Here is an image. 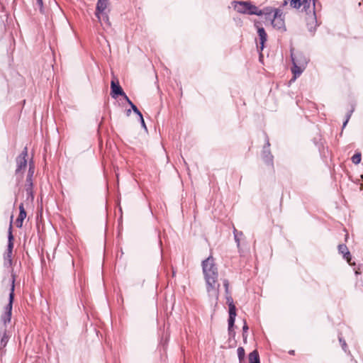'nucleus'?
I'll return each mask as SVG.
<instances>
[{
  "label": "nucleus",
  "instance_id": "f257e3e1",
  "mask_svg": "<svg viewBox=\"0 0 363 363\" xmlns=\"http://www.w3.org/2000/svg\"><path fill=\"white\" fill-rule=\"evenodd\" d=\"M202 269L206 283V290L210 296L218 298L220 284L218 282V269L213 257L209 256L202 262Z\"/></svg>",
  "mask_w": 363,
  "mask_h": 363
},
{
  "label": "nucleus",
  "instance_id": "f03ea898",
  "mask_svg": "<svg viewBox=\"0 0 363 363\" xmlns=\"http://www.w3.org/2000/svg\"><path fill=\"white\" fill-rule=\"evenodd\" d=\"M291 57L293 64L291 69L294 74V80H295L306 68L308 59L302 52H291Z\"/></svg>",
  "mask_w": 363,
  "mask_h": 363
},
{
  "label": "nucleus",
  "instance_id": "7ed1b4c3",
  "mask_svg": "<svg viewBox=\"0 0 363 363\" xmlns=\"http://www.w3.org/2000/svg\"><path fill=\"white\" fill-rule=\"evenodd\" d=\"M35 172V167L33 162L29 163V169L27 174L26 178V188L25 191L23 192V194H26V203L27 204H29L30 203L33 202L34 196H33V182L32 178L33 177Z\"/></svg>",
  "mask_w": 363,
  "mask_h": 363
},
{
  "label": "nucleus",
  "instance_id": "20e7f679",
  "mask_svg": "<svg viewBox=\"0 0 363 363\" xmlns=\"http://www.w3.org/2000/svg\"><path fill=\"white\" fill-rule=\"evenodd\" d=\"M14 279L12 281L11 292L9 294V302L5 308V313L1 316V320L4 325L11 321L13 301L14 298Z\"/></svg>",
  "mask_w": 363,
  "mask_h": 363
},
{
  "label": "nucleus",
  "instance_id": "39448f33",
  "mask_svg": "<svg viewBox=\"0 0 363 363\" xmlns=\"http://www.w3.org/2000/svg\"><path fill=\"white\" fill-rule=\"evenodd\" d=\"M226 300L229 307L228 331L230 335L233 332V328L234 326L236 317V308L233 303V300L231 296H227Z\"/></svg>",
  "mask_w": 363,
  "mask_h": 363
},
{
  "label": "nucleus",
  "instance_id": "423d86ee",
  "mask_svg": "<svg viewBox=\"0 0 363 363\" xmlns=\"http://www.w3.org/2000/svg\"><path fill=\"white\" fill-rule=\"evenodd\" d=\"M315 6L313 7V9L311 11L309 10L308 11V10L304 9V11L308 15V17L306 18L307 28H308L309 32H311L312 35L314 34V33L316 30V28L318 26V22H317L316 16H315Z\"/></svg>",
  "mask_w": 363,
  "mask_h": 363
},
{
  "label": "nucleus",
  "instance_id": "0eeeda50",
  "mask_svg": "<svg viewBox=\"0 0 363 363\" xmlns=\"http://www.w3.org/2000/svg\"><path fill=\"white\" fill-rule=\"evenodd\" d=\"M272 26L282 32L286 30L285 23L282 17V13L279 10L276 9L274 14V18L272 21Z\"/></svg>",
  "mask_w": 363,
  "mask_h": 363
},
{
  "label": "nucleus",
  "instance_id": "6e6552de",
  "mask_svg": "<svg viewBox=\"0 0 363 363\" xmlns=\"http://www.w3.org/2000/svg\"><path fill=\"white\" fill-rule=\"evenodd\" d=\"M28 155L27 147L24 148L23 152L16 158L17 167L16 169V174H18L21 170L25 169L27 166L26 157Z\"/></svg>",
  "mask_w": 363,
  "mask_h": 363
},
{
  "label": "nucleus",
  "instance_id": "1a4fd4ad",
  "mask_svg": "<svg viewBox=\"0 0 363 363\" xmlns=\"http://www.w3.org/2000/svg\"><path fill=\"white\" fill-rule=\"evenodd\" d=\"M108 4V0H98L96 4L95 16L99 21H101V14L105 12Z\"/></svg>",
  "mask_w": 363,
  "mask_h": 363
},
{
  "label": "nucleus",
  "instance_id": "9d476101",
  "mask_svg": "<svg viewBox=\"0 0 363 363\" xmlns=\"http://www.w3.org/2000/svg\"><path fill=\"white\" fill-rule=\"evenodd\" d=\"M124 94V91L120 86L118 82L112 80L111 82V96L113 99H116L118 96Z\"/></svg>",
  "mask_w": 363,
  "mask_h": 363
},
{
  "label": "nucleus",
  "instance_id": "9b49d317",
  "mask_svg": "<svg viewBox=\"0 0 363 363\" xmlns=\"http://www.w3.org/2000/svg\"><path fill=\"white\" fill-rule=\"evenodd\" d=\"M262 157L264 162L272 167H273V159L274 157L271 153L269 149H267V147H263Z\"/></svg>",
  "mask_w": 363,
  "mask_h": 363
},
{
  "label": "nucleus",
  "instance_id": "f8f14e48",
  "mask_svg": "<svg viewBox=\"0 0 363 363\" xmlns=\"http://www.w3.org/2000/svg\"><path fill=\"white\" fill-rule=\"evenodd\" d=\"M11 223L10 224L9 230V235H8V246H7V256L9 257V263L11 264V254H12V250L13 247V236L12 235L11 232Z\"/></svg>",
  "mask_w": 363,
  "mask_h": 363
},
{
  "label": "nucleus",
  "instance_id": "ddd939ff",
  "mask_svg": "<svg viewBox=\"0 0 363 363\" xmlns=\"http://www.w3.org/2000/svg\"><path fill=\"white\" fill-rule=\"evenodd\" d=\"M338 252L340 254H342L344 259L347 260V262L351 264V254L350 251L348 250L347 247L344 244H340L338 245Z\"/></svg>",
  "mask_w": 363,
  "mask_h": 363
},
{
  "label": "nucleus",
  "instance_id": "4468645a",
  "mask_svg": "<svg viewBox=\"0 0 363 363\" xmlns=\"http://www.w3.org/2000/svg\"><path fill=\"white\" fill-rule=\"evenodd\" d=\"M248 1H237L235 2V9L240 13L247 14Z\"/></svg>",
  "mask_w": 363,
  "mask_h": 363
},
{
  "label": "nucleus",
  "instance_id": "2eb2a0df",
  "mask_svg": "<svg viewBox=\"0 0 363 363\" xmlns=\"http://www.w3.org/2000/svg\"><path fill=\"white\" fill-rule=\"evenodd\" d=\"M247 9V14L248 15L262 16L263 14V11L259 9L256 6L252 4L250 1H248V7Z\"/></svg>",
  "mask_w": 363,
  "mask_h": 363
},
{
  "label": "nucleus",
  "instance_id": "dca6fc26",
  "mask_svg": "<svg viewBox=\"0 0 363 363\" xmlns=\"http://www.w3.org/2000/svg\"><path fill=\"white\" fill-rule=\"evenodd\" d=\"M19 215L16 220V225L18 228H21L23 225V221L26 217V212L23 208V206H19Z\"/></svg>",
  "mask_w": 363,
  "mask_h": 363
},
{
  "label": "nucleus",
  "instance_id": "f3484780",
  "mask_svg": "<svg viewBox=\"0 0 363 363\" xmlns=\"http://www.w3.org/2000/svg\"><path fill=\"white\" fill-rule=\"evenodd\" d=\"M257 33L260 41V49L262 50L264 46V43L267 41V35L264 28H258Z\"/></svg>",
  "mask_w": 363,
  "mask_h": 363
},
{
  "label": "nucleus",
  "instance_id": "a211bd4d",
  "mask_svg": "<svg viewBox=\"0 0 363 363\" xmlns=\"http://www.w3.org/2000/svg\"><path fill=\"white\" fill-rule=\"evenodd\" d=\"M249 363H260L259 355L257 350L249 354Z\"/></svg>",
  "mask_w": 363,
  "mask_h": 363
},
{
  "label": "nucleus",
  "instance_id": "6ab92c4d",
  "mask_svg": "<svg viewBox=\"0 0 363 363\" xmlns=\"http://www.w3.org/2000/svg\"><path fill=\"white\" fill-rule=\"evenodd\" d=\"M290 6L294 9H299L303 6V10L304 11L303 0H290Z\"/></svg>",
  "mask_w": 363,
  "mask_h": 363
},
{
  "label": "nucleus",
  "instance_id": "aec40b11",
  "mask_svg": "<svg viewBox=\"0 0 363 363\" xmlns=\"http://www.w3.org/2000/svg\"><path fill=\"white\" fill-rule=\"evenodd\" d=\"M315 0H303L304 9L311 11L315 6Z\"/></svg>",
  "mask_w": 363,
  "mask_h": 363
},
{
  "label": "nucleus",
  "instance_id": "412c9836",
  "mask_svg": "<svg viewBox=\"0 0 363 363\" xmlns=\"http://www.w3.org/2000/svg\"><path fill=\"white\" fill-rule=\"evenodd\" d=\"M8 341L9 336L6 335V330H4L0 342V347H6Z\"/></svg>",
  "mask_w": 363,
  "mask_h": 363
},
{
  "label": "nucleus",
  "instance_id": "4be33fe9",
  "mask_svg": "<svg viewBox=\"0 0 363 363\" xmlns=\"http://www.w3.org/2000/svg\"><path fill=\"white\" fill-rule=\"evenodd\" d=\"M237 352H238V357L239 359V362H242L244 360L245 355L244 348L242 347H239L237 350Z\"/></svg>",
  "mask_w": 363,
  "mask_h": 363
},
{
  "label": "nucleus",
  "instance_id": "5701e85b",
  "mask_svg": "<svg viewBox=\"0 0 363 363\" xmlns=\"http://www.w3.org/2000/svg\"><path fill=\"white\" fill-rule=\"evenodd\" d=\"M362 155L360 152H356L351 158L352 162L355 164H358L361 162Z\"/></svg>",
  "mask_w": 363,
  "mask_h": 363
},
{
  "label": "nucleus",
  "instance_id": "b1692460",
  "mask_svg": "<svg viewBox=\"0 0 363 363\" xmlns=\"http://www.w3.org/2000/svg\"><path fill=\"white\" fill-rule=\"evenodd\" d=\"M35 8L38 7L40 13H44L43 0H33Z\"/></svg>",
  "mask_w": 363,
  "mask_h": 363
},
{
  "label": "nucleus",
  "instance_id": "393cba45",
  "mask_svg": "<svg viewBox=\"0 0 363 363\" xmlns=\"http://www.w3.org/2000/svg\"><path fill=\"white\" fill-rule=\"evenodd\" d=\"M102 21H104L108 26H111L108 16L105 12H103V14H101V21L99 22L102 24Z\"/></svg>",
  "mask_w": 363,
  "mask_h": 363
},
{
  "label": "nucleus",
  "instance_id": "a878e982",
  "mask_svg": "<svg viewBox=\"0 0 363 363\" xmlns=\"http://www.w3.org/2000/svg\"><path fill=\"white\" fill-rule=\"evenodd\" d=\"M353 111H354V108H351V109L347 112V115H346V119H345V121H344V123H343L342 128H345V127L346 126V125H347V123H348V121H349V120H350V117H351V116H352V114Z\"/></svg>",
  "mask_w": 363,
  "mask_h": 363
},
{
  "label": "nucleus",
  "instance_id": "bb28decb",
  "mask_svg": "<svg viewBox=\"0 0 363 363\" xmlns=\"http://www.w3.org/2000/svg\"><path fill=\"white\" fill-rule=\"evenodd\" d=\"M130 108H131V110L135 113H136L138 116H141L143 114L141 113V112L140 111V110L137 108V106L133 104V103H131L130 104Z\"/></svg>",
  "mask_w": 363,
  "mask_h": 363
},
{
  "label": "nucleus",
  "instance_id": "cd10ccee",
  "mask_svg": "<svg viewBox=\"0 0 363 363\" xmlns=\"http://www.w3.org/2000/svg\"><path fill=\"white\" fill-rule=\"evenodd\" d=\"M339 341L341 344L342 350L346 352L347 348L346 342L341 337H339Z\"/></svg>",
  "mask_w": 363,
  "mask_h": 363
},
{
  "label": "nucleus",
  "instance_id": "c85d7f7f",
  "mask_svg": "<svg viewBox=\"0 0 363 363\" xmlns=\"http://www.w3.org/2000/svg\"><path fill=\"white\" fill-rule=\"evenodd\" d=\"M223 286L225 287V293L227 294H228V293H229V281H228V280L224 279L223 281Z\"/></svg>",
  "mask_w": 363,
  "mask_h": 363
},
{
  "label": "nucleus",
  "instance_id": "c756f323",
  "mask_svg": "<svg viewBox=\"0 0 363 363\" xmlns=\"http://www.w3.org/2000/svg\"><path fill=\"white\" fill-rule=\"evenodd\" d=\"M240 237H241L240 235H234V239H235V242L237 243V246H238V247H240Z\"/></svg>",
  "mask_w": 363,
  "mask_h": 363
},
{
  "label": "nucleus",
  "instance_id": "7c9ffc66",
  "mask_svg": "<svg viewBox=\"0 0 363 363\" xmlns=\"http://www.w3.org/2000/svg\"><path fill=\"white\" fill-rule=\"evenodd\" d=\"M248 329H249L248 325H247L246 321L244 320V325L242 327V333H247Z\"/></svg>",
  "mask_w": 363,
  "mask_h": 363
},
{
  "label": "nucleus",
  "instance_id": "2f4dec72",
  "mask_svg": "<svg viewBox=\"0 0 363 363\" xmlns=\"http://www.w3.org/2000/svg\"><path fill=\"white\" fill-rule=\"evenodd\" d=\"M121 96L123 97V99L127 101V103L130 105L131 103H133L130 99L128 97V96L125 94V93L124 92V94H121Z\"/></svg>",
  "mask_w": 363,
  "mask_h": 363
},
{
  "label": "nucleus",
  "instance_id": "473e14b6",
  "mask_svg": "<svg viewBox=\"0 0 363 363\" xmlns=\"http://www.w3.org/2000/svg\"><path fill=\"white\" fill-rule=\"evenodd\" d=\"M233 235H240V236L243 235L242 231H238L235 227H233Z\"/></svg>",
  "mask_w": 363,
  "mask_h": 363
},
{
  "label": "nucleus",
  "instance_id": "72a5a7b5",
  "mask_svg": "<svg viewBox=\"0 0 363 363\" xmlns=\"http://www.w3.org/2000/svg\"><path fill=\"white\" fill-rule=\"evenodd\" d=\"M139 118H140V123H141L142 126H143V128H145V129H147L146 125H145V121H144V119H143V115H142L141 116H139Z\"/></svg>",
  "mask_w": 363,
  "mask_h": 363
},
{
  "label": "nucleus",
  "instance_id": "f704fd0d",
  "mask_svg": "<svg viewBox=\"0 0 363 363\" xmlns=\"http://www.w3.org/2000/svg\"><path fill=\"white\" fill-rule=\"evenodd\" d=\"M264 147H267V149H269L270 143H269V139H268L267 136H266V143L264 145Z\"/></svg>",
  "mask_w": 363,
  "mask_h": 363
},
{
  "label": "nucleus",
  "instance_id": "c9c22d12",
  "mask_svg": "<svg viewBox=\"0 0 363 363\" xmlns=\"http://www.w3.org/2000/svg\"><path fill=\"white\" fill-rule=\"evenodd\" d=\"M242 337H243L244 342H246L247 337V334L246 333H242Z\"/></svg>",
  "mask_w": 363,
  "mask_h": 363
},
{
  "label": "nucleus",
  "instance_id": "e433bc0d",
  "mask_svg": "<svg viewBox=\"0 0 363 363\" xmlns=\"http://www.w3.org/2000/svg\"><path fill=\"white\" fill-rule=\"evenodd\" d=\"M131 111H132V110H131V108H130V109H128V110H126V116H130V113H131Z\"/></svg>",
  "mask_w": 363,
  "mask_h": 363
},
{
  "label": "nucleus",
  "instance_id": "4c0bfd02",
  "mask_svg": "<svg viewBox=\"0 0 363 363\" xmlns=\"http://www.w3.org/2000/svg\"><path fill=\"white\" fill-rule=\"evenodd\" d=\"M287 4H288V1L285 0L283 3V6H286V5H287Z\"/></svg>",
  "mask_w": 363,
  "mask_h": 363
},
{
  "label": "nucleus",
  "instance_id": "58836bf2",
  "mask_svg": "<svg viewBox=\"0 0 363 363\" xmlns=\"http://www.w3.org/2000/svg\"><path fill=\"white\" fill-rule=\"evenodd\" d=\"M289 354H294V350H291V351H289Z\"/></svg>",
  "mask_w": 363,
  "mask_h": 363
},
{
  "label": "nucleus",
  "instance_id": "ea45409f",
  "mask_svg": "<svg viewBox=\"0 0 363 363\" xmlns=\"http://www.w3.org/2000/svg\"><path fill=\"white\" fill-rule=\"evenodd\" d=\"M118 210L121 212V206H118Z\"/></svg>",
  "mask_w": 363,
  "mask_h": 363
},
{
  "label": "nucleus",
  "instance_id": "a19ab883",
  "mask_svg": "<svg viewBox=\"0 0 363 363\" xmlns=\"http://www.w3.org/2000/svg\"><path fill=\"white\" fill-rule=\"evenodd\" d=\"M240 363H242V362H240Z\"/></svg>",
  "mask_w": 363,
  "mask_h": 363
}]
</instances>
